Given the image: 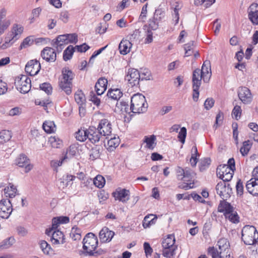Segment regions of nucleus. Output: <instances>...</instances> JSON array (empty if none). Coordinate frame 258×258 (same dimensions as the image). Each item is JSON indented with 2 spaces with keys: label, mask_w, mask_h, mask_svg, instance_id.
<instances>
[{
  "label": "nucleus",
  "mask_w": 258,
  "mask_h": 258,
  "mask_svg": "<svg viewBox=\"0 0 258 258\" xmlns=\"http://www.w3.org/2000/svg\"><path fill=\"white\" fill-rule=\"evenodd\" d=\"M75 51V47L72 45H69L63 51V59L67 61L72 58Z\"/></svg>",
  "instance_id": "37"
},
{
  "label": "nucleus",
  "mask_w": 258,
  "mask_h": 258,
  "mask_svg": "<svg viewBox=\"0 0 258 258\" xmlns=\"http://www.w3.org/2000/svg\"><path fill=\"white\" fill-rule=\"evenodd\" d=\"M75 100L78 105L85 104L86 97L81 90H78L75 94Z\"/></svg>",
  "instance_id": "35"
},
{
  "label": "nucleus",
  "mask_w": 258,
  "mask_h": 258,
  "mask_svg": "<svg viewBox=\"0 0 258 258\" xmlns=\"http://www.w3.org/2000/svg\"><path fill=\"white\" fill-rule=\"evenodd\" d=\"M227 218L230 221L233 223H238L239 222V217L237 214V213L235 212H232L228 215Z\"/></svg>",
  "instance_id": "56"
},
{
  "label": "nucleus",
  "mask_w": 258,
  "mask_h": 258,
  "mask_svg": "<svg viewBox=\"0 0 258 258\" xmlns=\"http://www.w3.org/2000/svg\"><path fill=\"white\" fill-rule=\"evenodd\" d=\"M122 92L119 89H110L106 95L103 98L102 102L110 106H113L122 96Z\"/></svg>",
  "instance_id": "6"
},
{
  "label": "nucleus",
  "mask_w": 258,
  "mask_h": 258,
  "mask_svg": "<svg viewBox=\"0 0 258 258\" xmlns=\"http://www.w3.org/2000/svg\"><path fill=\"white\" fill-rule=\"evenodd\" d=\"M100 148L98 146H96L92 148L90 151V159L92 160H95L99 158L100 156Z\"/></svg>",
  "instance_id": "45"
},
{
  "label": "nucleus",
  "mask_w": 258,
  "mask_h": 258,
  "mask_svg": "<svg viewBox=\"0 0 258 258\" xmlns=\"http://www.w3.org/2000/svg\"><path fill=\"white\" fill-rule=\"evenodd\" d=\"M241 113V107L238 105H236L234 106L232 110V114L235 116V118L236 120H238V119L240 117Z\"/></svg>",
  "instance_id": "59"
},
{
  "label": "nucleus",
  "mask_w": 258,
  "mask_h": 258,
  "mask_svg": "<svg viewBox=\"0 0 258 258\" xmlns=\"http://www.w3.org/2000/svg\"><path fill=\"white\" fill-rule=\"evenodd\" d=\"M253 7L255 8V11H250L248 13V18L251 21V22L254 25L258 24V11L256 9H258V5L252 4L250 5L249 8L250 9H253Z\"/></svg>",
  "instance_id": "31"
},
{
  "label": "nucleus",
  "mask_w": 258,
  "mask_h": 258,
  "mask_svg": "<svg viewBox=\"0 0 258 258\" xmlns=\"http://www.w3.org/2000/svg\"><path fill=\"white\" fill-rule=\"evenodd\" d=\"M238 95L239 99L244 104H248L251 101L250 91L246 87H240L238 88Z\"/></svg>",
  "instance_id": "13"
},
{
  "label": "nucleus",
  "mask_w": 258,
  "mask_h": 258,
  "mask_svg": "<svg viewBox=\"0 0 258 258\" xmlns=\"http://www.w3.org/2000/svg\"><path fill=\"white\" fill-rule=\"evenodd\" d=\"M23 29H24L23 27L20 26L18 24H15L13 28L12 33L13 36L12 37V39H14L15 38H16V40H17L18 39L16 38L17 36L19 34H21L23 32Z\"/></svg>",
  "instance_id": "53"
},
{
  "label": "nucleus",
  "mask_w": 258,
  "mask_h": 258,
  "mask_svg": "<svg viewBox=\"0 0 258 258\" xmlns=\"http://www.w3.org/2000/svg\"><path fill=\"white\" fill-rule=\"evenodd\" d=\"M216 173L219 178L224 182L229 181L231 180L234 174L231 169L227 167L226 164L220 165L217 168Z\"/></svg>",
  "instance_id": "8"
},
{
  "label": "nucleus",
  "mask_w": 258,
  "mask_h": 258,
  "mask_svg": "<svg viewBox=\"0 0 258 258\" xmlns=\"http://www.w3.org/2000/svg\"><path fill=\"white\" fill-rule=\"evenodd\" d=\"M66 239L63 233L60 230H54L50 237V241L53 244H64Z\"/></svg>",
  "instance_id": "20"
},
{
  "label": "nucleus",
  "mask_w": 258,
  "mask_h": 258,
  "mask_svg": "<svg viewBox=\"0 0 258 258\" xmlns=\"http://www.w3.org/2000/svg\"><path fill=\"white\" fill-rule=\"evenodd\" d=\"M15 85L18 90L22 93H27L31 89V81L30 79L25 75L18 76L15 79Z\"/></svg>",
  "instance_id": "7"
},
{
  "label": "nucleus",
  "mask_w": 258,
  "mask_h": 258,
  "mask_svg": "<svg viewBox=\"0 0 258 258\" xmlns=\"http://www.w3.org/2000/svg\"><path fill=\"white\" fill-rule=\"evenodd\" d=\"M68 44H69V41L66 34L58 35L52 41V46L56 48L58 52H60L64 46Z\"/></svg>",
  "instance_id": "15"
},
{
  "label": "nucleus",
  "mask_w": 258,
  "mask_h": 258,
  "mask_svg": "<svg viewBox=\"0 0 258 258\" xmlns=\"http://www.w3.org/2000/svg\"><path fill=\"white\" fill-rule=\"evenodd\" d=\"M44 131L47 133H52L54 131L55 124L53 121H45L42 125Z\"/></svg>",
  "instance_id": "41"
},
{
  "label": "nucleus",
  "mask_w": 258,
  "mask_h": 258,
  "mask_svg": "<svg viewBox=\"0 0 258 258\" xmlns=\"http://www.w3.org/2000/svg\"><path fill=\"white\" fill-rule=\"evenodd\" d=\"M52 147L54 148H60L62 145V141L58 138L51 137L49 139Z\"/></svg>",
  "instance_id": "49"
},
{
  "label": "nucleus",
  "mask_w": 258,
  "mask_h": 258,
  "mask_svg": "<svg viewBox=\"0 0 258 258\" xmlns=\"http://www.w3.org/2000/svg\"><path fill=\"white\" fill-rule=\"evenodd\" d=\"M17 187L11 183L4 189V192L6 197L9 198H14L17 194Z\"/></svg>",
  "instance_id": "30"
},
{
  "label": "nucleus",
  "mask_w": 258,
  "mask_h": 258,
  "mask_svg": "<svg viewBox=\"0 0 258 258\" xmlns=\"http://www.w3.org/2000/svg\"><path fill=\"white\" fill-rule=\"evenodd\" d=\"M120 140L118 137L111 138L107 142L108 146V150L111 152L116 148L119 144Z\"/></svg>",
  "instance_id": "36"
},
{
  "label": "nucleus",
  "mask_w": 258,
  "mask_h": 258,
  "mask_svg": "<svg viewBox=\"0 0 258 258\" xmlns=\"http://www.w3.org/2000/svg\"><path fill=\"white\" fill-rule=\"evenodd\" d=\"M132 43L127 39H122L120 42L118 49L120 54L125 55L130 51Z\"/></svg>",
  "instance_id": "25"
},
{
  "label": "nucleus",
  "mask_w": 258,
  "mask_h": 258,
  "mask_svg": "<svg viewBox=\"0 0 258 258\" xmlns=\"http://www.w3.org/2000/svg\"><path fill=\"white\" fill-rule=\"evenodd\" d=\"M242 240L246 245H253L258 240V232L253 226L246 225L241 231Z\"/></svg>",
  "instance_id": "4"
},
{
  "label": "nucleus",
  "mask_w": 258,
  "mask_h": 258,
  "mask_svg": "<svg viewBox=\"0 0 258 258\" xmlns=\"http://www.w3.org/2000/svg\"><path fill=\"white\" fill-rule=\"evenodd\" d=\"M143 246L146 255L147 256L148 255H151L153 252V249L150 244L147 242H144Z\"/></svg>",
  "instance_id": "62"
},
{
  "label": "nucleus",
  "mask_w": 258,
  "mask_h": 258,
  "mask_svg": "<svg viewBox=\"0 0 258 258\" xmlns=\"http://www.w3.org/2000/svg\"><path fill=\"white\" fill-rule=\"evenodd\" d=\"M131 104L132 112L134 113L145 112L148 106L145 97L140 93L134 94L131 97Z\"/></svg>",
  "instance_id": "3"
},
{
  "label": "nucleus",
  "mask_w": 258,
  "mask_h": 258,
  "mask_svg": "<svg viewBox=\"0 0 258 258\" xmlns=\"http://www.w3.org/2000/svg\"><path fill=\"white\" fill-rule=\"evenodd\" d=\"M40 89L44 91L47 95H50L52 93V87L49 83H43L40 84Z\"/></svg>",
  "instance_id": "50"
},
{
  "label": "nucleus",
  "mask_w": 258,
  "mask_h": 258,
  "mask_svg": "<svg viewBox=\"0 0 258 258\" xmlns=\"http://www.w3.org/2000/svg\"><path fill=\"white\" fill-rule=\"evenodd\" d=\"M114 235V232L110 230L107 227H104L99 233V237L102 242H108L111 240Z\"/></svg>",
  "instance_id": "19"
},
{
  "label": "nucleus",
  "mask_w": 258,
  "mask_h": 258,
  "mask_svg": "<svg viewBox=\"0 0 258 258\" xmlns=\"http://www.w3.org/2000/svg\"><path fill=\"white\" fill-rule=\"evenodd\" d=\"M243 188L242 180L240 179H238L236 184V189L237 195L241 196L243 194Z\"/></svg>",
  "instance_id": "57"
},
{
  "label": "nucleus",
  "mask_w": 258,
  "mask_h": 258,
  "mask_svg": "<svg viewBox=\"0 0 258 258\" xmlns=\"http://www.w3.org/2000/svg\"><path fill=\"white\" fill-rule=\"evenodd\" d=\"M201 85L200 80L197 79L194 76V78H192V87L193 89L192 99L195 102H197L198 100L200 94L199 90Z\"/></svg>",
  "instance_id": "23"
},
{
  "label": "nucleus",
  "mask_w": 258,
  "mask_h": 258,
  "mask_svg": "<svg viewBox=\"0 0 258 258\" xmlns=\"http://www.w3.org/2000/svg\"><path fill=\"white\" fill-rule=\"evenodd\" d=\"M226 184L225 182H220L217 184L216 186V190L217 192L221 197H224L223 190H226Z\"/></svg>",
  "instance_id": "51"
},
{
  "label": "nucleus",
  "mask_w": 258,
  "mask_h": 258,
  "mask_svg": "<svg viewBox=\"0 0 258 258\" xmlns=\"http://www.w3.org/2000/svg\"><path fill=\"white\" fill-rule=\"evenodd\" d=\"M41 55L43 59L49 62H54L56 58L55 50L49 47H46L42 50Z\"/></svg>",
  "instance_id": "17"
},
{
  "label": "nucleus",
  "mask_w": 258,
  "mask_h": 258,
  "mask_svg": "<svg viewBox=\"0 0 258 258\" xmlns=\"http://www.w3.org/2000/svg\"><path fill=\"white\" fill-rule=\"evenodd\" d=\"M98 244L97 237L93 233H88L83 240V249L79 251V254L85 256L94 255L93 250L97 249Z\"/></svg>",
  "instance_id": "1"
},
{
  "label": "nucleus",
  "mask_w": 258,
  "mask_h": 258,
  "mask_svg": "<svg viewBox=\"0 0 258 258\" xmlns=\"http://www.w3.org/2000/svg\"><path fill=\"white\" fill-rule=\"evenodd\" d=\"M129 190L120 187H118L115 191L112 193V195L115 200H118L123 203H126L129 200Z\"/></svg>",
  "instance_id": "14"
},
{
  "label": "nucleus",
  "mask_w": 258,
  "mask_h": 258,
  "mask_svg": "<svg viewBox=\"0 0 258 258\" xmlns=\"http://www.w3.org/2000/svg\"><path fill=\"white\" fill-rule=\"evenodd\" d=\"M87 130H79L76 133V138L77 140L80 142H84L88 138Z\"/></svg>",
  "instance_id": "38"
},
{
  "label": "nucleus",
  "mask_w": 258,
  "mask_h": 258,
  "mask_svg": "<svg viewBox=\"0 0 258 258\" xmlns=\"http://www.w3.org/2000/svg\"><path fill=\"white\" fill-rule=\"evenodd\" d=\"M98 130L101 133L102 136H106L108 138L109 136H111L112 132L111 124L107 119H101L97 126Z\"/></svg>",
  "instance_id": "11"
},
{
  "label": "nucleus",
  "mask_w": 258,
  "mask_h": 258,
  "mask_svg": "<svg viewBox=\"0 0 258 258\" xmlns=\"http://www.w3.org/2000/svg\"><path fill=\"white\" fill-rule=\"evenodd\" d=\"M69 43H76L78 42V35L76 33L66 34Z\"/></svg>",
  "instance_id": "61"
},
{
  "label": "nucleus",
  "mask_w": 258,
  "mask_h": 258,
  "mask_svg": "<svg viewBox=\"0 0 258 258\" xmlns=\"http://www.w3.org/2000/svg\"><path fill=\"white\" fill-rule=\"evenodd\" d=\"M140 31L139 29H136L133 31L132 33L130 34L127 37L128 38L127 40L131 41L132 43L133 42L137 40L139 38L140 35Z\"/></svg>",
  "instance_id": "52"
},
{
  "label": "nucleus",
  "mask_w": 258,
  "mask_h": 258,
  "mask_svg": "<svg viewBox=\"0 0 258 258\" xmlns=\"http://www.w3.org/2000/svg\"><path fill=\"white\" fill-rule=\"evenodd\" d=\"M94 184L97 187L102 188L105 183V179L104 177L101 175H97L93 180Z\"/></svg>",
  "instance_id": "42"
},
{
  "label": "nucleus",
  "mask_w": 258,
  "mask_h": 258,
  "mask_svg": "<svg viewBox=\"0 0 258 258\" xmlns=\"http://www.w3.org/2000/svg\"><path fill=\"white\" fill-rule=\"evenodd\" d=\"M34 39L33 36H30L27 37L24 39L23 42L21 43L20 46V49H22L23 48H25L27 46H30L33 44Z\"/></svg>",
  "instance_id": "54"
},
{
  "label": "nucleus",
  "mask_w": 258,
  "mask_h": 258,
  "mask_svg": "<svg viewBox=\"0 0 258 258\" xmlns=\"http://www.w3.org/2000/svg\"><path fill=\"white\" fill-rule=\"evenodd\" d=\"M141 74L138 70L132 68L128 70L127 74L125 76V80L130 84L131 87H137L139 85Z\"/></svg>",
  "instance_id": "10"
},
{
  "label": "nucleus",
  "mask_w": 258,
  "mask_h": 258,
  "mask_svg": "<svg viewBox=\"0 0 258 258\" xmlns=\"http://www.w3.org/2000/svg\"><path fill=\"white\" fill-rule=\"evenodd\" d=\"M13 211L12 204L8 199H3L0 201V217L8 219Z\"/></svg>",
  "instance_id": "9"
},
{
  "label": "nucleus",
  "mask_w": 258,
  "mask_h": 258,
  "mask_svg": "<svg viewBox=\"0 0 258 258\" xmlns=\"http://www.w3.org/2000/svg\"><path fill=\"white\" fill-rule=\"evenodd\" d=\"M115 105L116 108L119 109L122 113H125L126 114H129L132 112L131 105L129 107L127 101H125L123 100H121L119 102L117 101Z\"/></svg>",
  "instance_id": "27"
},
{
  "label": "nucleus",
  "mask_w": 258,
  "mask_h": 258,
  "mask_svg": "<svg viewBox=\"0 0 258 258\" xmlns=\"http://www.w3.org/2000/svg\"><path fill=\"white\" fill-rule=\"evenodd\" d=\"M12 138L11 133L8 130H3L0 133V144L9 141Z\"/></svg>",
  "instance_id": "39"
},
{
  "label": "nucleus",
  "mask_w": 258,
  "mask_h": 258,
  "mask_svg": "<svg viewBox=\"0 0 258 258\" xmlns=\"http://www.w3.org/2000/svg\"><path fill=\"white\" fill-rule=\"evenodd\" d=\"M186 137V128L185 127H182L180 128V131L178 135V140L181 143L184 144L185 143Z\"/></svg>",
  "instance_id": "55"
},
{
  "label": "nucleus",
  "mask_w": 258,
  "mask_h": 258,
  "mask_svg": "<svg viewBox=\"0 0 258 258\" xmlns=\"http://www.w3.org/2000/svg\"><path fill=\"white\" fill-rule=\"evenodd\" d=\"M62 79L59 81V87L66 94L70 95L73 87V80L75 74L69 68L65 67L61 70Z\"/></svg>",
  "instance_id": "2"
},
{
  "label": "nucleus",
  "mask_w": 258,
  "mask_h": 258,
  "mask_svg": "<svg viewBox=\"0 0 258 258\" xmlns=\"http://www.w3.org/2000/svg\"><path fill=\"white\" fill-rule=\"evenodd\" d=\"M200 155L198 153L197 146H193L191 149V156L189 161L191 166L195 167L196 166L198 161V157Z\"/></svg>",
  "instance_id": "34"
},
{
  "label": "nucleus",
  "mask_w": 258,
  "mask_h": 258,
  "mask_svg": "<svg viewBox=\"0 0 258 258\" xmlns=\"http://www.w3.org/2000/svg\"><path fill=\"white\" fill-rule=\"evenodd\" d=\"M162 255L167 258H173L176 254V250L177 246H173V248L170 247L169 248L162 247Z\"/></svg>",
  "instance_id": "33"
},
{
  "label": "nucleus",
  "mask_w": 258,
  "mask_h": 258,
  "mask_svg": "<svg viewBox=\"0 0 258 258\" xmlns=\"http://www.w3.org/2000/svg\"><path fill=\"white\" fill-rule=\"evenodd\" d=\"M69 12L67 11H62L60 14V19L64 23L68 22L69 20Z\"/></svg>",
  "instance_id": "64"
},
{
  "label": "nucleus",
  "mask_w": 258,
  "mask_h": 258,
  "mask_svg": "<svg viewBox=\"0 0 258 258\" xmlns=\"http://www.w3.org/2000/svg\"><path fill=\"white\" fill-rule=\"evenodd\" d=\"M194 76L200 80L201 83L202 80L206 83H208L212 76L210 61L206 60L204 62L201 69H195L193 71L192 78H194Z\"/></svg>",
  "instance_id": "5"
},
{
  "label": "nucleus",
  "mask_w": 258,
  "mask_h": 258,
  "mask_svg": "<svg viewBox=\"0 0 258 258\" xmlns=\"http://www.w3.org/2000/svg\"><path fill=\"white\" fill-rule=\"evenodd\" d=\"M41 68L40 63L37 60H31L27 62L25 70L27 74L33 76L38 73Z\"/></svg>",
  "instance_id": "12"
},
{
  "label": "nucleus",
  "mask_w": 258,
  "mask_h": 258,
  "mask_svg": "<svg viewBox=\"0 0 258 258\" xmlns=\"http://www.w3.org/2000/svg\"><path fill=\"white\" fill-rule=\"evenodd\" d=\"M211 162V160L210 158H205L202 159L199 164V169L200 171H203L208 168L210 165Z\"/></svg>",
  "instance_id": "48"
},
{
  "label": "nucleus",
  "mask_w": 258,
  "mask_h": 258,
  "mask_svg": "<svg viewBox=\"0 0 258 258\" xmlns=\"http://www.w3.org/2000/svg\"><path fill=\"white\" fill-rule=\"evenodd\" d=\"M75 48L77 49L78 52H85L90 48V47L88 45H87L86 43H85L82 45H76L75 47Z\"/></svg>",
  "instance_id": "63"
},
{
  "label": "nucleus",
  "mask_w": 258,
  "mask_h": 258,
  "mask_svg": "<svg viewBox=\"0 0 258 258\" xmlns=\"http://www.w3.org/2000/svg\"><path fill=\"white\" fill-rule=\"evenodd\" d=\"M223 119V114L221 112H219L216 115L215 123L214 124V127L217 128L218 126L221 124Z\"/></svg>",
  "instance_id": "58"
},
{
  "label": "nucleus",
  "mask_w": 258,
  "mask_h": 258,
  "mask_svg": "<svg viewBox=\"0 0 258 258\" xmlns=\"http://www.w3.org/2000/svg\"><path fill=\"white\" fill-rule=\"evenodd\" d=\"M217 244L220 250L221 251H223V252H224V253H226L227 252V254H229L230 255L229 251L230 243L227 239L225 238H220L218 241Z\"/></svg>",
  "instance_id": "29"
},
{
  "label": "nucleus",
  "mask_w": 258,
  "mask_h": 258,
  "mask_svg": "<svg viewBox=\"0 0 258 258\" xmlns=\"http://www.w3.org/2000/svg\"><path fill=\"white\" fill-rule=\"evenodd\" d=\"M218 212L224 213L226 218H227L228 215L233 212V208L231 204L227 202L220 203L218 208Z\"/></svg>",
  "instance_id": "24"
},
{
  "label": "nucleus",
  "mask_w": 258,
  "mask_h": 258,
  "mask_svg": "<svg viewBox=\"0 0 258 258\" xmlns=\"http://www.w3.org/2000/svg\"><path fill=\"white\" fill-rule=\"evenodd\" d=\"M70 237L74 240H80L81 238V230L77 227H73L70 233Z\"/></svg>",
  "instance_id": "46"
},
{
  "label": "nucleus",
  "mask_w": 258,
  "mask_h": 258,
  "mask_svg": "<svg viewBox=\"0 0 258 258\" xmlns=\"http://www.w3.org/2000/svg\"><path fill=\"white\" fill-rule=\"evenodd\" d=\"M175 239L174 235L170 234L167 237L164 239L162 242V247L169 248L171 247L173 248V246H177V245L175 244Z\"/></svg>",
  "instance_id": "32"
},
{
  "label": "nucleus",
  "mask_w": 258,
  "mask_h": 258,
  "mask_svg": "<svg viewBox=\"0 0 258 258\" xmlns=\"http://www.w3.org/2000/svg\"><path fill=\"white\" fill-rule=\"evenodd\" d=\"M247 191L253 196H258V180L256 178H251L246 184Z\"/></svg>",
  "instance_id": "21"
},
{
  "label": "nucleus",
  "mask_w": 258,
  "mask_h": 258,
  "mask_svg": "<svg viewBox=\"0 0 258 258\" xmlns=\"http://www.w3.org/2000/svg\"><path fill=\"white\" fill-rule=\"evenodd\" d=\"M98 130V128L93 126H90L87 130L88 139L93 144L98 142L102 137L101 133Z\"/></svg>",
  "instance_id": "18"
},
{
  "label": "nucleus",
  "mask_w": 258,
  "mask_h": 258,
  "mask_svg": "<svg viewBox=\"0 0 258 258\" xmlns=\"http://www.w3.org/2000/svg\"><path fill=\"white\" fill-rule=\"evenodd\" d=\"M251 145L252 144L249 140L243 142V145L240 149V152L243 156H245L247 155L251 147Z\"/></svg>",
  "instance_id": "40"
},
{
  "label": "nucleus",
  "mask_w": 258,
  "mask_h": 258,
  "mask_svg": "<svg viewBox=\"0 0 258 258\" xmlns=\"http://www.w3.org/2000/svg\"><path fill=\"white\" fill-rule=\"evenodd\" d=\"M77 151V147L74 145H71L67 150L66 154L63 157V160L74 157L76 155Z\"/></svg>",
  "instance_id": "43"
},
{
  "label": "nucleus",
  "mask_w": 258,
  "mask_h": 258,
  "mask_svg": "<svg viewBox=\"0 0 258 258\" xmlns=\"http://www.w3.org/2000/svg\"><path fill=\"white\" fill-rule=\"evenodd\" d=\"M215 100L212 98H207L204 103L205 108L208 110L210 109L214 105Z\"/></svg>",
  "instance_id": "60"
},
{
  "label": "nucleus",
  "mask_w": 258,
  "mask_h": 258,
  "mask_svg": "<svg viewBox=\"0 0 258 258\" xmlns=\"http://www.w3.org/2000/svg\"><path fill=\"white\" fill-rule=\"evenodd\" d=\"M158 15H163L162 11L160 10H156L154 13L153 19H150L149 21V28L153 30H155L158 28Z\"/></svg>",
  "instance_id": "28"
},
{
  "label": "nucleus",
  "mask_w": 258,
  "mask_h": 258,
  "mask_svg": "<svg viewBox=\"0 0 258 258\" xmlns=\"http://www.w3.org/2000/svg\"><path fill=\"white\" fill-rule=\"evenodd\" d=\"M156 140V137L154 135H152L150 137L145 136L144 138V142L146 143V148L148 149H153V145Z\"/></svg>",
  "instance_id": "47"
},
{
  "label": "nucleus",
  "mask_w": 258,
  "mask_h": 258,
  "mask_svg": "<svg viewBox=\"0 0 258 258\" xmlns=\"http://www.w3.org/2000/svg\"><path fill=\"white\" fill-rule=\"evenodd\" d=\"M107 80L104 78H99L95 85V90L98 95H101L106 90Z\"/></svg>",
  "instance_id": "22"
},
{
  "label": "nucleus",
  "mask_w": 258,
  "mask_h": 258,
  "mask_svg": "<svg viewBox=\"0 0 258 258\" xmlns=\"http://www.w3.org/2000/svg\"><path fill=\"white\" fill-rule=\"evenodd\" d=\"M208 252L210 254L212 258H228L230 257V254L224 253L223 251L220 250L218 251L217 248L214 247H209L208 249Z\"/></svg>",
  "instance_id": "26"
},
{
  "label": "nucleus",
  "mask_w": 258,
  "mask_h": 258,
  "mask_svg": "<svg viewBox=\"0 0 258 258\" xmlns=\"http://www.w3.org/2000/svg\"><path fill=\"white\" fill-rule=\"evenodd\" d=\"M15 239L13 237H8L0 243V248H7L10 247L15 242Z\"/></svg>",
  "instance_id": "44"
},
{
  "label": "nucleus",
  "mask_w": 258,
  "mask_h": 258,
  "mask_svg": "<svg viewBox=\"0 0 258 258\" xmlns=\"http://www.w3.org/2000/svg\"><path fill=\"white\" fill-rule=\"evenodd\" d=\"M16 164L20 167L25 168V172H29L33 167L32 165L30 163V160L25 154H20L19 157L16 160Z\"/></svg>",
  "instance_id": "16"
}]
</instances>
